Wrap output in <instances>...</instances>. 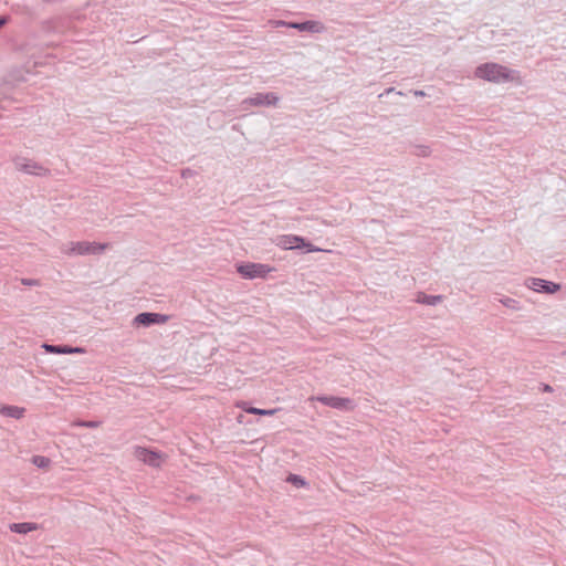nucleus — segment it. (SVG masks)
<instances>
[{
	"mask_svg": "<svg viewBox=\"0 0 566 566\" xmlns=\"http://www.w3.org/2000/svg\"><path fill=\"white\" fill-rule=\"evenodd\" d=\"M475 74L480 78L495 83L512 80L511 72L506 67L495 63H486L482 66H479L475 71Z\"/></svg>",
	"mask_w": 566,
	"mask_h": 566,
	"instance_id": "nucleus-1",
	"label": "nucleus"
},
{
	"mask_svg": "<svg viewBox=\"0 0 566 566\" xmlns=\"http://www.w3.org/2000/svg\"><path fill=\"white\" fill-rule=\"evenodd\" d=\"M279 102L280 97L273 92L256 93L242 99L241 108L249 111L251 107H276Z\"/></svg>",
	"mask_w": 566,
	"mask_h": 566,
	"instance_id": "nucleus-2",
	"label": "nucleus"
},
{
	"mask_svg": "<svg viewBox=\"0 0 566 566\" xmlns=\"http://www.w3.org/2000/svg\"><path fill=\"white\" fill-rule=\"evenodd\" d=\"M237 272L245 280L265 279L266 275L273 270L268 264L241 262L235 265Z\"/></svg>",
	"mask_w": 566,
	"mask_h": 566,
	"instance_id": "nucleus-3",
	"label": "nucleus"
},
{
	"mask_svg": "<svg viewBox=\"0 0 566 566\" xmlns=\"http://www.w3.org/2000/svg\"><path fill=\"white\" fill-rule=\"evenodd\" d=\"M12 163L17 170L27 175L38 177H46L51 175V170L49 168H45L40 163L25 157L17 156L12 159Z\"/></svg>",
	"mask_w": 566,
	"mask_h": 566,
	"instance_id": "nucleus-4",
	"label": "nucleus"
},
{
	"mask_svg": "<svg viewBox=\"0 0 566 566\" xmlns=\"http://www.w3.org/2000/svg\"><path fill=\"white\" fill-rule=\"evenodd\" d=\"M277 245L284 250H305L306 252H317L318 248L306 241L305 238L295 234H284L279 237Z\"/></svg>",
	"mask_w": 566,
	"mask_h": 566,
	"instance_id": "nucleus-5",
	"label": "nucleus"
},
{
	"mask_svg": "<svg viewBox=\"0 0 566 566\" xmlns=\"http://www.w3.org/2000/svg\"><path fill=\"white\" fill-rule=\"evenodd\" d=\"M106 248L107 244L104 243L78 241L71 242L65 252L70 255H97L103 253Z\"/></svg>",
	"mask_w": 566,
	"mask_h": 566,
	"instance_id": "nucleus-6",
	"label": "nucleus"
},
{
	"mask_svg": "<svg viewBox=\"0 0 566 566\" xmlns=\"http://www.w3.org/2000/svg\"><path fill=\"white\" fill-rule=\"evenodd\" d=\"M312 400L318 401L324 406L339 411H352L356 407V403L353 399L337 396L319 395L312 397Z\"/></svg>",
	"mask_w": 566,
	"mask_h": 566,
	"instance_id": "nucleus-7",
	"label": "nucleus"
},
{
	"mask_svg": "<svg viewBox=\"0 0 566 566\" xmlns=\"http://www.w3.org/2000/svg\"><path fill=\"white\" fill-rule=\"evenodd\" d=\"M169 319L168 315L154 313V312H142L137 314L133 319V325L137 327H149L153 325H160L167 323Z\"/></svg>",
	"mask_w": 566,
	"mask_h": 566,
	"instance_id": "nucleus-8",
	"label": "nucleus"
},
{
	"mask_svg": "<svg viewBox=\"0 0 566 566\" xmlns=\"http://www.w3.org/2000/svg\"><path fill=\"white\" fill-rule=\"evenodd\" d=\"M135 455L139 461L151 468H159L163 459L161 452L145 447H137Z\"/></svg>",
	"mask_w": 566,
	"mask_h": 566,
	"instance_id": "nucleus-9",
	"label": "nucleus"
},
{
	"mask_svg": "<svg viewBox=\"0 0 566 566\" xmlns=\"http://www.w3.org/2000/svg\"><path fill=\"white\" fill-rule=\"evenodd\" d=\"M279 24L295 29L300 32L317 33L323 30V24L318 21H313V20H306V21H302V22L279 21Z\"/></svg>",
	"mask_w": 566,
	"mask_h": 566,
	"instance_id": "nucleus-10",
	"label": "nucleus"
},
{
	"mask_svg": "<svg viewBox=\"0 0 566 566\" xmlns=\"http://www.w3.org/2000/svg\"><path fill=\"white\" fill-rule=\"evenodd\" d=\"M528 286L536 292H546V293H555L559 289V285L552 283V282H547L542 279H532L530 281Z\"/></svg>",
	"mask_w": 566,
	"mask_h": 566,
	"instance_id": "nucleus-11",
	"label": "nucleus"
},
{
	"mask_svg": "<svg viewBox=\"0 0 566 566\" xmlns=\"http://www.w3.org/2000/svg\"><path fill=\"white\" fill-rule=\"evenodd\" d=\"M44 348L48 353L51 354H74V353H84V348L82 347H73L70 345H44Z\"/></svg>",
	"mask_w": 566,
	"mask_h": 566,
	"instance_id": "nucleus-12",
	"label": "nucleus"
},
{
	"mask_svg": "<svg viewBox=\"0 0 566 566\" xmlns=\"http://www.w3.org/2000/svg\"><path fill=\"white\" fill-rule=\"evenodd\" d=\"M38 527L39 525L32 522L11 523L9 525L10 531L17 534H28L38 530Z\"/></svg>",
	"mask_w": 566,
	"mask_h": 566,
	"instance_id": "nucleus-13",
	"label": "nucleus"
},
{
	"mask_svg": "<svg viewBox=\"0 0 566 566\" xmlns=\"http://www.w3.org/2000/svg\"><path fill=\"white\" fill-rule=\"evenodd\" d=\"M443 300L442 295H431L426 294L424 292H418L416 296V302L423 305L434 306L439 304Z\"/></svg>",
	"mask_w": 566,
	"mask_h": 566,
	"instance_id": "nucleus-14",
	"label": "nucleus"
},
{
	"mask_svg": "<svg viewBox=\"0 0 566 566\" xmlns=\"http://www.w3.org/2000/svg\"><path fill=\"white\" fill-rule=\"evenodd\" d=\"M25 409L23 407L18 406H11V405H4L0 408V413L13 418V419H20L24 416Z\"/></svg>",
	"mask_w": 566,
	"mask_h": 566,
	"instance_id": "nucleus-15",
	"label": "nucleus"
},
{
	"mask_svg": "<svg viewBox=\"0 0 566 566\" xmlns=\"http://www.w3.org/2000/svg\"><path fill=\"white\" fill-rule=\"evenodd\" d=\"M285 481L297 489L308 486V482L302 475L294 473H290Z\"/></svg>",
	"mask_w": 566,
	"mask_h": 566,
	"instance_id": "nucleus-16",
	"label": "nucleus"
},
{
	"mask_svg": "<svg viewBox=\"0 0 566 566\" xmlns=\"http://www.w3.org/2000/svg\"><path fill=\"white\" fill-rule=\"evenodd\" d=\"M279 409H261L256 407H249V409H245V412L258 415V416H272L274 415Z\"/></svg>",
	"mask_w": 566,
	"mask_h": 566,
	"instance_id": "nucleus-17",
	"label": "nucleus"
},
{
	"mask_svg": "<svg viewBox=\"0 0 566 566\" xmlns=\"http://www.w3.org/2000/svg\"><path fill=\"white\" fill-rule=\"evenodd\" d=\"M32 463L40 469H45L51 464V460L44 455H33Z\"/></svg>",
	"mask_w": 566,
	"mask_h": 566,
	"instance_id": "nucleus-18",
	"label": "nucleus"
},
{
	"mask_svg": "<svg viewBox=\"0 0 566 566\" xmlns=\"http://www.w3.org/2000/svg\"><path fill=\"white\" fill-rule=\"evenodd\" d=\"M101 424L99 421H95V420H78L76 422V426L78 427H84V428H97L98 426Z\"/></svg>",
	"mask_w": 566,
	"mask_h": 566,
	"instance_id": "nucleus-19",
	"label": "nucleus"
},
{
	"mask_svg": "<svg viewBox=\"0 0 566 566\" xmlns=\"http://www.w3.org/2000/svg\"><path fill=\"white\" fill-rule=\"evenodd\" d=\"M394 92H395L396 94H398V95H402V93H401V92H396L395 87H388V88H386V90L384 91V93H381V94L379 95V97H382L384 95L392 94Z\"/></svg>",
	"mask_w": 566,
	"mask_h": 566,
	"instance_id": "nucleus-20",
	"label": "nucleus"
},
{
	"mask_svg": "<svg viewBox=\"0 0 566 566\" xmlns=\"http://www.w3.org/2000/svg\"><path fill=\"white\" fill-rule=\"evenodd\" d=\"M193 175H195V171H193V170H191L190 168H186V169H184V170H182V172H181V177H182V178H190V177H192Z\"/></svg>",
	"mask_w": 566,
	"mask_h": 566,
	"instance_id": "nucleus-21",
	"label": "nucleus"
},
{
	"mask_svg": "<svg viewBox=\"0 0 566 566\" xmlns=\"http://www.w3.org/2000/svg\"><path fill=\"white\" fill-rule=\"evenodd\" d=\"M22 284L31 286V285H38L39 282L33 279H22Z\"/></svg>",
	"mask_w": 566,
	"mask_h": 566,
	"instance_id": "nucleus-22",
	"label": "nucleus"
},
{
	"mask_svg": "<svg viewBox=\"0 0 566 566\" xmlns=\"http://www.w3.org/2000/svg\"><path fill=\"white\" fill-rule=\"evenodd\" d=\"M10 20L9 15H0V29L4 27Z\"/></svg>",
	"mask_w": 566,
	"mask_h": 566,
	"instance_id": "nucleus-23",
	"label": "nucleus"
},
{
	"mask_svg": "<svg viewBox=\"0 0 566 566\" xmlns=\"http://www.w3.org/2000/svg\"><path fill=\"white\" fill-rule=\"evenodd\" d=\"M237 406H238L240 409H242L243 411H245V409H249V407H251V406H250V403H249L248 401H240V402H238V403H237Z\"/></svg>",
	"mask_w": 566,
	"mask_h": 566,
	"instance_id": "nucleus-24",
	"label": "nucleus"
},
{
	"mask_svg": "<svg viewBox=\"0 0 566 566\" xmlns=\"http://www.w3.org/2000/svg\"><path fill=\"white\" fill-rule=\"evenodd\" d=\"M413 94H415L416 96H424V95H426V93H424L423 91H418V90H417V91H413Z\"/></svg>",
	"mask_w": 566,
	"mask_h": 566,
	"instance_id": "nucleus-25",
	"label": "nucleus"
},
{
	"mask_svg": "<svg viewBox=\"0 0 566 566\" xmlns=\"http://www.w3.org/2000/svg\"><path fill=\"white\" fill-rule=\"evenodd\" d=\"M544 391H546V392H551V391H552V387H551V386H548V385H545V386H544Z\"/></svg>",
	"mask_w": 566,
	"mask_h": 566,
	"instance_id": "nucleus-26",
	"label": "nucleus"
},
{
	"mask_svg": "<svg viewBox=\"0 0 566 566\" xmlns=\"http://www.w3.org/2000/svg\"><path fill=\"white\" fill-rule=\"evenodd\" d=\"M422 148H426V147H422ZM421 154H422V155H427V153H426V150H424V149H422Z\"/></svg>",
	"mask_w": 566,
	"mask_h": 566,
	"instance_id": "nucleus-27",
	"label": "nucleus"
},
{
	"mask_svg": "<svg viewBox=\"0 0 566 566\" xmlns=\"http://www.w3.org/2000/svg\"><path fill=\"white\" fill-rule=\"evenodd\" d=\"M241 418H242V416H239V417H238V422H242V421H241Z\"/></svg>",
	"mask_w": 566,
	"mask_h": 566,
	"instance_id": "nucleus-28",
	"label": "nucleus"
}]
</instances>
